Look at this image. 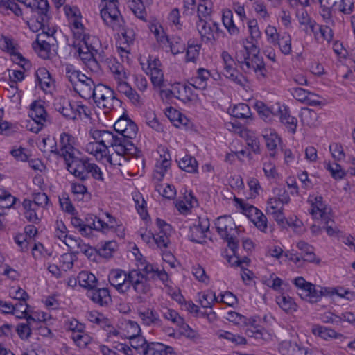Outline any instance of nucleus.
<instances>
[{"instance_id": "obj_1", "label": "nucleus", "mask_w": 355, "mask_h": 355, "mask_svg": "<svg viewBox=\"0 0 355 355\" xmlns=\"http://www.w3.org/2000/svg\"><path fill=\"white\" fill-rule=\"evenodd\" d=\"M90 134L94 139L86 145V150L93 155L96 159L107 157V162L112 164V156L109 148H113L118 155L123 156V147L121 140L111 131L107 130H92Z\"/></svg>"}, {"instance_id": "obj_2", "label": "nucleus", "mask_w": 355, "mask_h": 355, "mask_svg": "<svg viewBox=\"0 0 355 355\" xmlns=\"http://www.w3.org/2000/svg\"><path fill=\"white\" fill-rule=\"evenodd\" d=\"M293 284L298 288V295L311 303H315L320 300L323 295L330 293L328 288L315 286L306 281L302 277H297L293 279Z\"/></svg>"}, {"instance_id": "obj_3", "label": "nucleus", "mask_w": 355, "mask_h": 355, "mask_svg": "<svg viewBox=\"0 0 355 355\" xmlns=\"http://www.w3.org/2000/svg\"><path fill=\"white\" fill-rule=\"evenodd\" d=\"M119 2L101 3V16L104 23L114 31H120L124 21L118 8Z\"/></svg>"}, {"instance_id": "obj_4", "label": "nucleus", "mask_w": 355, "mask_h": 355, "mask_svg": "<svg viewBox=\"0 0 355 355\" xmlns=\"http://www.w3.org/2000/svg\"><path fill=\"white\" fill-rule=\"evenodd\" d=\"M237 61L240 63L241 69L245 72L253 71L257 78L261 80L267 77L268 71L266 68L263 59L259 55H245L243 53V58L236 56Z\"/></svg>"}, {"instance_id": "obj_5", "label": "nucleus", "mask_w": 355, "mask_h": 355, "mask_svg": "<svg viewBox=\"0 0 355 355\" xmlns=\"http://www.w3.org/2000/svg\"><path fill=\"white\" fill-rule=\"evenodd\" d=\"M92 97L98 107H102L105 109H112L114 103H121L116 98L114 91L103 84H98L96 86L91 95Z\"/></svg>"}, {"instance_id": "obj_6", "label": "nucleus", "mask_w": 355, "mask_h": 355, "mask_svg": "<svg viewBox=\"0 0 355 355\" xmlns=\"http://www.w3.org/2000/svg\"><path fill=\"white\" fill-rule=\"evenodd\" d=\"M137 130V125L132 122L124 129V131H122L119 135H116V137L121 140V146L123 147V155H130L136 158L141 157V150L131 141V139L136 137Z\"/></svg>"}, {"instance_id": "obj_7", "label": "nucleus", "mask_w": 355, "mask_h": 355, "mask_svg": "<svg viewBox=\"0 0 355 355\" xmlns=\"http://www.w3.org/2000/svg\"><path fill=\"white\" fill-rule=\"evenodd\" d=\"M75 137L69 133L63 132L60 135V149L55 145L51 147V153L63 157L65 161L75 156Z\"/></svg>"}, {"instance_id": "obj_8", "label": "nucleus", "mask_w": 355, "mask_h": 355, "mask_svg": "<svg viewBox=\"0 0 355 355\" xmlns=\"http://www.w3.org/2000/svg\"><path fill=\"white\" fill-rule=\"evenodd\" d=\"M130 288L132 286L134 291L139 295H148L150 294L151 286L148 283V277L144 275L140 270H131L129 271Z\"/></svg>"}, {"instance_id": "obj_9", "label": "nucleus", "mask_w": 355, "mask_h": 355, "mask_svg": "<svg viewBox=\"0 0 355 355\" xmlns=\"http://www.w3.org/2000/svg\"><path fill=\"white\" fill-rule=\"evenodd\" d=\"M67 169L76 178L84 181L88 178V167L89 162L87 159L78 158L76 156L65 160Z\"/></svg>"}, {"instance_id": "obj_10", "label": "nucleus", "mask_w": 355, "mask_h": 355, "mask_svg": "<svg viewBox=\"0 0 355 355\" xmlns=\"http://www.w3.org/2000/svg\"><path fill=\"white\" fill-rule=\"evenodd\" d=\"M129 272L121 269L112 270L108 276L110 284L119 293H125L130 290Z\"/></svg>"}, {"instance_id": "obj_11", "label": "nucleus", "mask_w": 355, "mask_h": 355, "mask_svg": "<svg viewBox=\"0 0 355 355\" xmlns=\"http://www.w3.org/2000/svg\"><path fill=\"white\" fill-rule=\"evenodd\" d=\"M28 116L35 121L36 126L29 130L37 133L41 130L44 122L46 121L47 113L41 102L34 101L30 105Z\"/></svg>"}, {"instance_id": "obj_12", "label": "nucleus", "mask_w": 355, "mask_h": 355, "mask_svg": "<svg viewBox=\"0 0 355 355\" xmlns=\"http://www.w3.org/2000/svg\"><path fill=\"white\" fill-rule=\"evenodd\" d=\"M199 20L196 23L198 31L201 37V40L205 42H212L215 40V31H218V24L216 22H208L201 18L198 15Z\"/></svg>"}, {"instance_id": "obj_13", "label": "nucleus", "mask_w": 355, "mask_h": 355, "mask_svg": "<svg viewBox=\"0 0 355 355\" xmlns=\"http://www.w3.org/2000/svg\"><path fill=\"white\" fill-rule=\"evenodd\" d=\"M191 85H187L180 83H176L172 86L171 90H168L174 97L182 100L184 102H189L195 100L197 95L193 93Z\"/></svg>"}, {"instance_id": "obj_14", "label": "nucleus", "mask_w": 355, "mask_h": 355, "mask_svg": "<svg viewBox=\"0 0 355 355\" xmlns=\"http://www.w3.org/2000/svg\"><path fill=\"white\" fill-rule=\"evenodd\" d=\"M215 225L217 232L222 239L228 238L231 236V232L236 229L233 218L226 215L218 217L215 222Z\"/></svg>"}, {"instance_id": "obj_15", "label": "nucleus", "mask_w": 355, "mask_h": 355, "mask_svg": "<svg viewBox=\"0 0 355 355\" xmlns=\"http://www.w3.org/2000/svg\"><path fill=\"white\" fill-rule=\"evenodd\" d=\"M87 296L94 303L101 306H107L112 298L110 291L107 288H98L97 286L87 291Z\"/></svg>"}, {"instance_id": "obj_16", "label": "nucleus", "mask_w": 355, "mask_h": 355, "mask_svg": "<svg viewBox=\"0 0 355 355\" xmlns=\"http://www.w3.org/2000/svg\"><path fill=\"white\" fill-rule=\"evenodd\" d=\"M96 86L91 78L83 74L80 76V80L78 84H76L73 89L80 97L89 99Z\"/></svg>"}, {"instance_id": "obj_17", "label": "nucleus", "mask_w": 355, "mask_h": 355, "mask_svg": "<svg viewBox=\"0 0 355 355\" xmlns=\"http://www.w3.org/2000/svg\"><path fill=\"white\" fill-rule=\"evenodd\" d=\"M55 110L67 119H76L77 114L75 111L76 103L60 98L54 104Z\"/></svg>"}, {"instance_id": "obj_18", "label": "nucleus", "mask_w": 355, "mask_h": 355, "mask_svg": "<svg viewBox=\"0 0 355 355\" xmlns=\"http://www.w3.org/2000/svg\"><path fill=\"white\" fill-rule=\"evenodd\" d=\"M144 355H174L173 347L160 343H150L143 351Z\"/></svg>"}, {"instance_id": "obj_19", "label": "nucleus", "mask_w": 355, "mask_h": 355, "mask_svg": "<svg viewBox=\"0 0 355 355\" xmlns=\"http://www.w3.org/2000/svg\"><path fill=\"white\" fill-rule=\"evenodd\" d=\"M210 76L209 71L204 68H199L197 70L196 76L191 78L189 84L196 89H205L207 87V80Z\"/></svg>"}, {"instance_id": "obj_20", "label": "nucleus", "mask_w": 355, "mask_h": 355, "mask_svg": "<svg viewBox=\"0 0 355 355\" xmlns=\"http://www.w3.org/2000/svg\"><path fill=\"white\" fill-rule=\"evenodd\" d=\"M78 281L80 286L90 291L98 284V279L96 276L89 271L83 270L78 275Z\"/></svg>"}, {"instance_id": "obj_21", "label": "nucleus", "mask_w": 355, "mask_h": 355, "mask_svg": "<svg viewBox=\"0 0 355 355\" xmlns=\"http://www.w3.org/2000/svg\"><path fill=\"white\" fill-rule=\"evenodd\" d=\"M105 215L108 218V220L106 223L99 218L95 217V218H93L91 217L94 230L105 232L106 230H113L115 228L116 224L115 218L109 213H106Z\"/></svg>"}, {"instance_id": "obj_22", "label": "nucleus", "mask_w": 355, "mask_h": 355, "mask_svg": "<svg viewBox=\"0 0 355 355\" xmlns=\"http://www.w3.org/2000/svg\"><path fill=\"white\" fill-rule=\"evenodd\" d=\"M139 315L146 325L162 326V320L158 313L153 309H148L143 312H139Z\"/></svg>"}, {"instance_id": "obj_23", "label": "nucleus", "mask_w": 355, "mask_h": 355, "mask_svg": "<svg viewBox=\"0 0 355 355\" xmlns=\"http://www.w3.org/2000/svg\"><path fill=\"white\" fill-rule=\"evenodd\" d=\"M25 218L31 223L37 224L40 221V218L37 214L36 207L33 205V202L28 199H24L22 202Z\"/></svg>"}, {"instance_id": "obj_24", "label": "nucleus", "mask_w": 355, "mask_h": 355, "mask_svg": "<svg viewBox=\"0 0 355 355\" xmlns=\"http://www.w3.org/2000/svg\"><path fill=\"white\" fill-rule=\"evenodd\" d=\"M278 111L279 112V119L281 122L286 125L292 133H295L297 124V119L290 115L286 107H284L283 109L279 107Z\"/></svg>"}, {"instance_id": "obj_25", "label": "nucleus", "mask_w": 355, "mask_h": 355, "mask_svg": "<svg viewBox=\"0 0 355 355\" xmlns=\"http://www.w3.org/2000/svg\"><path fill=\"white\" fill-rule=\"evenodd\" d=\"M312 332L324 340L337 339L343 337L341 334L337 333L334 329L319 325L313 327Z\"/></svg>"}, {"instance_id": "obj_26", "label": "nucleus", "mask_w": 355, "mask_h": 355, "mask_svg": "<svg viewBox=\"0 0 355 355\" xmlns=\"http://www.w3.org/2000/svg\"><path fill=\"white\" fill-rule=\"evenodd\" d=\"M234 64H224V76L239 85H244L246 79L233 67Z\"/></svg>"}, {"instance_id": "obj_27", "label": "nucleus", "mask_w": 355, "mask_h": 355, "mask_svg": "<svg viewBox=\"0 0 355 355\" xmlns=\"http://www.w3.org/2000/svg\"><path fill=\"white\" fill-rule=\"evenodd\" d=\"M178 162L179 167L188 173H194L198 171V163L196 159L189 155H186L182 158H180L179 160H177Z\"/></svg>"}, {"instance_id": "obj_28", "label": "nucleus", "mask_w": 355, "mask_h": 355, "mask_svg": "<svg viewBox=\"0 0 355 355\" xmlns=\"http://www.w3.org/2000/svg\"><path fill=\"white\" fill-rule=\"evenodd\" d=\"M276 302L279 307L288 313H292L297 310V306L296 303L288 295H279L276 297Z\"/></svg>"}, {"instance_id": "obj_29", "label": "nucleus", "mask_w": 355, "mask_h": 355, "mask_svg": "<svg viewBox=\"0 0 355 355\" xmlns=\"http://www.w3.org/2000/svg\"><path fill=\"white\" fill-rule=\"evenodd\" d=\"M37 80L44 91H46L52 86V80L49 72L45 68H40L36 71Z\"/></svg>"}, {"instance_id": "obj_30", "label": "nucleus", "mask_w": 355, "mask_h": 355, "mask_svg": "<svg viewBox=\"0 0 355 355\" xmlns=\"http://www.w3.org/2000/svg\"><path fill=\"white\" fill-rule=\"evenodd\" d=\"M71 191L79 201L88 202L91 199V194L88 192L87 188L80 183H72Z\"/></svg>"}, {"instance_id": "obj_31", "label": "nucleus", "mask_w": 355, "mask_h": 355, "mask_svg": "<svg viewBox=\"0 0 355 355\" xmlns=\"http://www.w3.org/2000/svg\"><path fill=\"white\" fill-rule=\"evenodd\" d=\"M230 114L237 119H247L252 116L250 107L245 103L235 105L230 111Z\"/></svg>"}, {"instance_id": "obj_32", "label": "nucleus", "mask_w": 355, "mask_h": 355, "mask_svg": "<svg viewBox=\"0 0 355 355\" xmlns=\"http://www.w3.org/2000/svg\"><path fill=\"white\" fill-rule=\"evenodd\" d=\"M110 69L113 73L116 83L124 81L128 78V73H126L124 67L117 61L114 60L111 62Z\"/></svg>"}, {"instance_id": "obj_33", "label": "nucleus", "mask_w": 355, "mask_h": 355, "mask_svg": "<svg viewBox=\"0 0 355 355\" xmlns=\"http://www.w3.org/2000/svg\"><path fill=\"white\" fill-rule=\"evenodd\" d=\"M81 44L83 45L85 50L93 51L96 54H97L98 51L101 49V42L99 39L89 34H87V35L83 37Z\"/></svg>"}, {"instance_id": "obj_34", "label": "nucleus", "mask_w": 355, "mask_h": 355, "mask_svg": "<svg viewBox=\"0 0 355 355\" xmlns=\"http://www.w3.org/2000/svg\"><path fill=\"white\" fill-rule=\"evenodd\" d=\"M204 229V227L202 229L200 225L191 226L188 234L189 239L192 242L198 243L204 242L206 237Z\"/></svg>"}, {"instance_id": "obj_35", "label": "nucleus", "mask_w": 355, "mask_h": 355, "mask_svg": "<svg viewBox=\"0 0 355 355\" xmlns=\"http://www.w3.org/2000/svg\"><path fill=\"white\" fill-rule=\"evenodd\" d=\"M71 225L80 233L83 236H89L94 228L89 224H85L80 218L77 216H72L71 218Z\"/></svg>"}, {"instance_id": "obj_36", "label": "nucleus", "mask_w": 355, "mask_h": 355, "mask_svg": "<svg viewBox=\"0 0 355 355\" xmlns=\"http://www.w3.org/2000/svg\"><path fill=\"white\" fill-rule=\"evenodd\" d=\"M242 137L245 138L247 146L254 153H261L259 141L254 134L245 130L242 132Z\"/></svg>"}, {"instance_id": "obj_37", "label": "nucleus", "mask_w": 355, "mask_h": 355, "mask_svg": "<svg viewBox=\"0 0 355 355\" xmlns=\"http://www.w3.org/2000/svg\"><path fill=\"white\" fill-rule=\"evenodd\" d=\"M302 123L308 126L315 125L318 120L317 113L309 108H302L300 113Z\"/></svg>"}, {"instance_id": "obj_38", "label": "nucleus", "mask_w": 355, "mask_h": 355, "mask_svg": "<svg viewBox=\"0 0 355 355\" xmlns=\"http://www.w3.org/2000/svg\"><path fill=\"white\" fill-rule=\"evenodd\" d=\"M35 43L37 46H35V44H33V46L38 51L39 55L43 59H49L51 53L50 44L44 40H41L40 35L37 36Z\"/></svg>"}, {"instance_id": "obj_39", "label": "nucleus", "mask_w": 355, "mask_h": 355, "mask_svg": "<svg viewBox=\"0 0 355 355\" xmlns=\"http://www.w3.org/2000/svg\"><path fill=\"white\" fill-rule=\"evenodd\" d=\"M281 52L284 55H289L291 53V38L288 33H284L277 41Z\"/></svg>"}, {"instance_id": "obj_40", "label": "nucleus", "mask_w": 355, "mask_h": 355, "mask_svg": "<svg viewBox=\"0 0 355 355\" xmlns=\"http://www.w3.org/2000/svg\"><path fill=\"white\" fill-rule=\"evenodd\" d=\"M6 10H11L16 16H22V10L14 0L0 1V12H3Z\"/></svg>"}, {"instance_id": "obj_41", "label": "nucleus", "mask_w": 355, "mask_h": 355, "mask_svg": "<svg viewBox=\"0 0 355 355\" xmlns=\"http://www.w3.org/2000/svg\"><path fill=\"white\" fill-rule=\"evenodd\" d=\"M267 148L270 150V156H275V149L280 142V138L275 132H270L269 135H264Z\"/></svg>"}, {"instance_id": "obj_42", "label": "nucleus", "mask_w": 355, "mask_h": 355, "mask_svg": "<svg viewBox=\"0 0 355 355\" xmlns=\"http://www.w3.org/2000/svg\"><path fill=\"white\" fill-rule=\"evenodd\" d=\"M69 240L71 241L72 244L75 243L77 246L78 250L75 252V253L78 254L79 252H82L88 258H91V257L94 254V250L88 245L83 243L80 238L75 239L73 236H69Z\"/></svg>"}, {"instance_id": "obj_43", "label": "nucleus", "mask_w": 355, "mask_h": 355, "mask_svg": "<svg viewBox=\"0 0 355 355\" xmlns=\"http://www.w3.org/2000/svg\"><path fill=\"white\" fill-rule=\"evenodd\" d=\"M287 345L286 355H313L311 351L300 346L296 343H288Z\"/></svg>"}, {"instance_id": "obj_44", "label": "nucleus", "mask_w": 355, "mask_h": 355, "mask_svg": "<svg viewBox=\"0 0 355 355\" xmlns=\"http://www.w3.org/2000/svg\"><path fill=\"white\" fill-rule=\"evenodd\" d=\"M49 3L47 0H40L37 1L35 8L38 10V13L41 15L40 21L37 19L40 28L44 26V23L47 21V12L49 10Z\"/></svg>"}, {"instance_id": "obj_45", "label": "nucleus", "mask_w": 355, "mask_h": 355, "mask_svg": "<svg viewBox=\"0 0 355 355\" xmlns=\"http://www.w3.org/2000/svg\"><path fill=\"white\" fill-rule=\"evenodd\" d=\"M236 201L239 202L240 207L242 209L243 213L250 218L251 221L255 218V216L262 213L257 207L248 203H245L241 200L236 199Z\"/></svg>"}, {"instance_id": "obj_46", "label": "nucleus", "mask_w": 355, "mask_h": 355, "mask_svg": "<svg viewBox=\"0 0 355 355\" xmlns=\"http://www.w3.org/2000/svg\"><path fill=\"white\" fill-rule=\"evenodd\" d=\"M65 71L66 78L71 83L73 88H74L76 84L80 81V76H83V73L80 71L76 70L71 65L67 66Z\"/></svg>"}, {"instance_id": "obj_47", "label": "nucleus", "mask_w": 355, "mask_h": 355, "mask_svg": "<svg viewBox=\"0 0 355 355\" xmlns=\"http://www.w3.org/2000/svg\"><path fill=\"white\" fill-rule=\"evenodd\" d=\"M71 30L73 31L74 37L77 40H80V42H83V37L87 35V33L85 31V28L83 24L78 20V19H74L71 24Z\"/></svg>"}, {"instance_id": "obj_48", "label": "nucleus", "mask_w": 355, "mask_h": 355, "mask_svg": "<svg viewBox=\"0 0 355 355\" xmlns=\"http://www.w3.org/2000/svg\"><path fill=\"white\" fill-rule=\"evenodd\" d=\"M73 46L77 49L80 59L85 64H87V62H88L96 55L94 51L85 50V49L83 47V45H82L80 43H78L77 44H74Z\"/></svg>"}, {"instance_id": "obj_49", "label": "nucleus", "mask_w": 355, "mask_h": 355, "mask_svg": "<svg viewBox=\"0 0 355 355\" xmlns=\"http://www.w3.org/2000/svg\"><path fill=\"white\" fill-rule=\"evenodd\" d=\"M55 236L61 241H63L69 247H71L72 245L71 243H68L64 241L67 238L69 239L70 236H68L67 228L62 221H56Z\"/></svg>"}, {"instance_id": "obj_50", "label": "nucleus", "mask_w": 355, "mask_h": 355, "mask_svg": "<svg viewBox=\"0 0 355 355\" xmlns=\"http://www.w3.org/2000/svg\"><path fill=\"white\" fill-rule=\"evenodd\" d=\"M223 23L231 35H237L239 33V28L234 24L231 11H228L227 15L223 14Z\"/></svg>"}, {"instance_id": "obj_51", "label": "nucleus", "mask_w": 355, "mask_h": 355, "mask_svg": "<svg viewBox=\"0 0 355 355\" xmlns=\"http://www.w3.org/2000/svg\"><path fill=\"white\" fill-rule=\"evenodd\" d=\"M130 346L135 349L137 350L143 354L144 349L146 348V346L148 345L146 340V339L140 336H136L135 337H132L129 338Z\"/></svg>"}, {"instance_id": "obj_52", "label": "nucleus", "mask_w": 355, "mask_h": 355, "mask_svg": "<svg viewBox=\"0 0 355 355\" xmlns=\"http://www.w3.org/2000/svg\"><path fill=\"white\" fill-rule=\"evenodd\" d=\"M163 316L165 319L171 320L173 324L176 325L183 324V318H182L175 310L166 309L163 311Z\"/></svg>"}, {"instance_id": "obj_53", "label": "nucleus", "mask_w": 355, "mask_h": 355, "mask_svg": "<svg viewBox=\"0 0 355 355\" xmlns=\"http://www.w3.org/2000/svg\"><path fill=\"white\" fill-rule=\"evenodd\" d=\"M201 45L189 44L186 52V62H196L199 55Z\"/></svg>"}, {"instance_id": "obj_54", "label": "nucleus", "mask_w": 355, "mask_h": 355, "mask_svg": "<svg viewBox=\"0 0 355 355\" xmlns=\"http://www.w3.org/2000/svg\"><path fill=\"white\" fill-rule=\"evenodd\" d=\"M255 107L259 113V114L264 119V120H270L271 116L274 115L272 110L267 107L263 102L259 101L257 102L255 104Z\"/></svg>"}, {"instance_id": "obj_55", "label": "nucleus", "mask_w": 355, "mask_h": 355, "mask_svg": "<svg viewBox=\"0 0 355 355\" xmlns=\"http://www.w3.org/2000/svg\"><path fill=\"white\" fill-rule=\"evenodd\" d=\"M200 304L203 308H211L214 302H218L215 293H203L199 299Z\"/></svg>"}, {"instance_id": "obj_56", "label": "nucleus", "mask_w": 355, "mask_h": 355, "mask_svg": "<svg viewBox=\"0 0 355 355\" xmlns=\"http://www.w3.org/2000/svg\"><path fill=\"white\" fill-rule=\"evenodd\" d=\"M130 7L136 17L140 19L145 20L146 12L141 1L137 2L132 1Z\"/></svg>"}, {"instance_id": "obj_57", "label": "nucleus", "mask_w": 355, "mask_h": 355, "mask_svg": "<svg viewBox=\"0 0 355 355\" xmlns=\"http://www.w3.org/2000/svg\"><path fill=\"white\" fill-rule=\"evenodd\" d=\"M168 232H159L153 236L154 242L157 244V247L160 249L166 248L169 243V238L167 235Z\"/></svg>"}, {"instance_id": "obj_58", "label": "nucleus", "mask_w": 355, "mask_h": 355, "mask_svg": "<svg viewBox=\"0 0 355 355\" xmlns=\"http://www.w3.org/2000/svg\"><path fill=\"white\" fill-rule=\"evenodd\" d=\"M132 122L127 115H123L115 122L114 129L117 132V135H119Z\"/></svg>"}, {"instance_id": "obj_59", "label": "nucleus", "mask_w": 355, "mask_h": 355, "mask_svg": "<svg viewBox=\"0 0 355 355\" xmlns=\"http://www.w3.org/2000/svg\"><path fill=\"white\" fill-rule=\"evenodd\" d=\"M150 73V79L153 85L157 87H162L164 84V74L161 69H154Z\"/></svg>"}, {"instance_id": "obj_60", "label": "nucleus", "mask_w": 355, "mask_h": 355, "mask_svg": "<svg viewBox=\"0 0 355 355\" xmlns=\"http://www.w3.org/2000/svg\"><path fill=\"white\" fill-rule=\"evenodd\" d=\"M220 338H223L225 339H227L230 341H231L233 343H235L236 345H243L245 343V339L244 337L241 336L237 334H233L229 331H222L219 334Z\"/></svg>"}, {"instance_id": "obj_61", "label": "nucleus", "mask_w": 355, "mask_h": 355, "mask_svg": "<svg viewBox=\"0 0 355 355\" xmlns=\"http://www.w3.org/2000/svg\"><path fill=\"white\" fill-rule=\"evenodd\" d=\"M125 329L128 338L139 336L141 332L139 325L135 321L128 320L125 323Z\"/></svg>"}, {"instance_id": "obj_62", "label": "nucleus", "mask_w": 355, "mask_h": 355, "mask_svg": "<svg viewBox=\"0 0 355 355\" xmlns=\"http://www.w3.org/2000/svg\"><path fill=\"white\" fill-rule=\"evenodd\" d=\"M156 190L164 198L167 199H173L176 195V191L173 186L166 184V186L162 189L161 185L156 187Z\"/></svg>"}, {"instance_id": "obj_63", "label": "nucleus", "mask_w": 355, "mask_h": 355, "mask_svg": "<svg viewBox=\"0 0 355 355\" xmlns=\"http://www.w3.org/2000/svg\"><path fill=\"white\" fill-rule=\"evenodd\" d=\"M0 48L10 55L14 54L15 51H16V48L13 44L12 40L6 36H2L1 39L0 40Z\"/></svg>"}, {"instance_id": "obj_64", "label": "nucleus", "mask_w": 355, "mask_h": 355, "mask_svg": "<svg viewBox=\"0 0 355 355\" xmlns=\"http://www.w3.org/2000/svg\"><path fill=\"white\" fill-rule=\"evenodd\" d=\"M329 150L334 159L340 161L345 158V153L341 144L338 143H333L330 144Z\"/></svg>"}]
</instances>
